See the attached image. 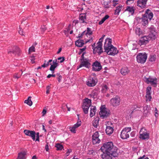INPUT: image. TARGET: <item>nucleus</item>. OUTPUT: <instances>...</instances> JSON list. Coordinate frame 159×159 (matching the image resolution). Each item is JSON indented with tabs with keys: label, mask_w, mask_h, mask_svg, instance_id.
Segmentation results:
<instances>
[{
	"label": "nucleus",
	"mask_w": 159,
	"mask_h": 159,
	"mask_svg": "<svg viewBox=\"0 0 159 159\" xmlns=\"http://www.w3.org/2000/svg\"><path fill=\"white\" fill-rule=\"evenodd\" d=\"M45 149L46 151H47V152L48 151L49 148V146H48V143H47V144L45 145Z\"/></svg>",
	"instance_id": "62"
},
{
	"label": "nucleus",
	"mask_w": 159,
	"mask_h": 159,
	"mask_svg": "<svg viewBox=\"0 0 159 159\" xmlns=\"http://www.w3.org/2000/svg\"><path fill=\"white\" fill-rule=\"evenodd\" d=\"M118 0H113L112 1V3L113 4V6L114 7H115L116 5L118 4Z\"/></svg>",
	"instance_id": "53"
},
{
	"label": "nucleus",
	"mask_w": 159,
	"mask_h": 159,
	"mask_svg": "<svg viewBox=\"0 0 159 159\" xmlns=\"http://www.w3.org/2000/svg\"><path fill=\"white\" fill-rule=\"evenodd\" d=\"M97 82V80L91 77H89L86 82L87 85L89 87H93L95 86Z\"/></svg>",
	"instance_id": "13"
},
{
	"label": "nucleus",
	"mask_w": 159,
	"mask_h": 159,
	"mask_svg": "<svg viewBox=\"0 0 159 159\" xmlns=\"http://www.w3.org/2000/svg\"><path fill=\"white\" fill-rule=\"evenodd\" d=\"M80 63L79 66H77V69L82 67H84L89 69L91 67V63L89 62V59H85L84 60L80 61Z\"/></svg>",
	"instance_id": "7"
},
{
	"label": "nucleus",
	"mask_w": 159,
	"mask_h": 159,
	"mask_svg": "<svg viewBox=\"0 0 159 159\" xmlns=\"http://www.w3.org/2000/svg\"><path fill=\"white\" fill-rule=\"evenodd\" d=\"M96 111V108L95 106H92L91 107L90 114V117H92L94 115Z\"/></svg>",
	"instance_id": "23"
},
{
	"label": "nucleus",
	"mask_w": 159,
	"mask_h": 159,
	"mask_svg": "<svg viewBox=\"0 0 159 159\" xmlns=\"http://www.w3.org/2000/svg\"><path fill=\"white\" fill-rule=\"evenodd\" d=\"M29 52H35V48L33 46L30 47L29 49Z\"/></svg>",
	"instance_id": "47"
},
{
	"label": "nucleus",
	"mask_w": 159,
	"mask_h": 159,
	"mask_svg": "<svg viewBox=\"0 0 159 159\" xmlns=\"http://www.w3.org/2000/svg\"><path fill=\"white\" fill-rule=\"evenodd\" d=\"M139 138L143 140L148 139L149 138V133L147 132L146 129L144 128H141L139 132Z\"/></svg>",
	"instance_id": "6"
},
{
	"label": "nucleus",
	"mask_w": 159,
	"mask_h": 159,
	"mask_svg": "<svg viewBox=\"0 0 159 159\" xmlns=\"http://www.w3.org/2000/svg\"><path fill=\"white\" fill-rule=\"evenodd\" d=\"M103 5L105 8L108 9L110 7V5H109L108 2H103Z\"/></svg>",
	"instance_id": "41"
},
{
	"label": "nucleus",
	"mask_w": 159,
	"mask_h": 159,
	"mask_svg": "<svg viewBox=\"0 0 159 159\" xmlns=\"http://www.w3.org/2000/svg\"><path fill=\"white\" fill-rule=\"evenodd\" d=\"M51 65L50 67L49 70H55V68L58 66L52 64L51 63L50 64Z\"/></svg>",
	"instance_id": "48"
},
{
	"label": "nucleus",
	"mask_w": 159,
	"mask_h": 159,
	"mask_svg": "<svg viewBox=\"0 0 159 159\" xmlns=\"http://www.w3.org/2000/svg\"><path fill=\"white\" fill-rule=\"evenodd\" d=\"M105 108H100V111L99 113V114L100 117L102 119H106L109 117L110 116L109 112H107Z\"/></svg>",
	"instance_id": "8"
},
{
	"label": "nucleus",
	"mask_w": 159,
	"mask_h": 159,
	"mask_svg": "<svg viewBox=\"0 0 159 159\" xmlns=\"http://www.w3.org/2000/svg\"><path fill=\"white\" fill-rule=\"evenodd\" d=\"M95 48L93 49V53L94 54L98 53V55H100L103 52L102 48V45L97 44Z\"/></svg>",
	"instance_id": "14"
},
{
	"label": "nucleus",
	"mask_w": 159,
	"mask_h": 159,
	"mask_svg": "<svg viewBox=\"0 0 159 159\" xmlns=\"http://www.w3.org/2000/svg\"><path fill=\"white\" fill-rule=\"evenodd\" d=\"M55 147L57 148V150H61L63 148V145L59 143L56 144Z\"/></svg>",
	"instance_id": "37"
},
{
	"label": "nucleus",
	"mask_w": 159,
	"mask_h": 159,
	"mask_svg": "<svg viewBox=\"0 0 159 159\" xmlns=\"http://www.w3.org/2000/svg\"><path fill=\"white\" fill-rule=\"evenodd\" d=\"M122 6L121 5H120L116 7V9L115 11L114 14L115 15H119V13L121 11L122 8Z\"/></svg>",
	"instance_id": "27"
},
{
	"label": "nucleus",
	"mask_w": 159,
	"mask_h": 159,
	"mask_svg": "<svg viewBox=\"0 0 159 159\" xmlns=\"http://www.w3.org/2000/svg\"><path fill=\"white\" fill-rule=\"evenodd\" d=\"M81 124V121L80 120H78V122L74 125V126L75 128H77L80 126Z\"/></svg>",
	"instance_id": "42"
},
{
	"label": "nucleus",
	"mask_w": 159,
	"mask_h": 159,
	"mask_svg": "<svg viewBox=\"0 0 159 159\" xmlns=\"http://www.w3.org/2000/svg\"><path fill=\"white\" fill-rule=\"evenodd\" d=\"M149 33H152L157 34V32L156 30V28L153 25H151V27L149 28Z\"/></svg>",
	"instance_id": "32"
},
{
	"label": "nucleus",
	"mask_w": 159,
	"mask_h": 159,
	"mask_svg": "<svg viewBox=\"0 0 159 159\" xmlns=\"http://www.w3.org/2000/svg\"><path fill=\"white\" fill-rule=\"evenodd\" d=\"M93 34V31L91 30V28L88 27L87 28L86 32H85V35L87 36L88 35H90Z\"/></svg>",
	"instance_id": "35"
},
{
	"label": "nucleus",
	"mask_w": 159,
	"mask_h": 159,
	"mask_svg": "<svg viewBox=\"0 0 159 159\" xmlns=\"http://www.w3.org/2000/svg\"><path fill=\"white\" fill-rule=\"evenodd\" d=\"M57 59H56L52 61V65L59 66V64L57 63Z\"/></svg>",
	"instance_id": "60"
},
{
	"label": "nucleus",
	"mask_w": 159,
	"mask_h": 159,
	"mask_svg": "<svg viewBox=\"0 0 159 159\" xmlns=\"http://www.w3.org/2000/svg\"><path fill=\"white\" fill-rule=\"evenodd\" d=\"M20 49L16 46H14L12 49H10L8 50V54L11 56L12 55V54L14 55L20 56Z\"/></svg>",
	"instance_id": "5"
},
{
	"label": "nucleus",
	"mask_w": 159,
	"mask_h": 159,
	"mask_svg": "<svg viewBox=\"0 0 159 159\" xmlns=\"http://www.w3.org/2000/svg\"><path fill=\"white\" fill-rule=\"evenodd\" d=\"M61 59H62V60H61L60 62V63L63 62L65 61V58L64 57H59L57 58L58 60H61Z\"/></svg>",
	"instance_id": "56"
},
{
	"label": "nucleus",
	"mask_w": 159,
	"mask_h": 159,
	"mask_svg": "<svg viewBox=\"0 0 159 159\" xmlns=\"http://www.w3.org/2000/svg\"><path fill=\"white\" fill-rule=\"evenodd\" d=\"M145 97L146 99V101H147L148 100L149 101H151V99L152 98L151 95H146Z\"/></svg>",
	"instance_id": "51"
},
{
	"label": "nucleus",
	"mask_w": 159,
	"mask_h": 159,
	"mask_svg": "<svg viewBox=\"0 0 159 159\" xmlns=\"http://www.w3.org/2000/svg\"><path fill=\"white\" fill-rule=\"evenodd\" d=\"M26 152H21L18 153V157L16 159H25Z\"/></svg>",
	"instance_id": "26"
},
{
	"label": "nucleus",
	"mask_w": 159,
	"mask_h": 159,
	"mask_svg": "<svg viewBox=\"0 0 159 159\" xmlns=\"http://www.w3.org/2000/svg\"><path fill=\"white\" fill-rule=\"evenodd\" d=\"M113 128L110 126H107L105 130L106 133L107 135H110L114 131Z\"/></svg>",
	"instance_id": "21"
},
{
	"label": "nucleus",
	"mask_w": 159,
	"mask_h": 159,
	"mask_svg": "<svg viewBox=\"0 0 159 159\" xmlns=\"http://www.w3.org/2000/svg\"><path fill=\"white\" fill-rule=\"evenodd\" d=\"M99 135L98 131H96L92 135V141L93 144H98L100 142V140L99 139Z\"/></svg>",
	"instance_id": "10"
},
{
	"label": "nucleus",
	"mask_w": 159,
	"mask_h": 159,
	"mask_svg": "<svg viewBox=\"0 0 159 159\" xmlns=\"http://www.w3.org/2000/svg\"><path fill=\"white\" fill-rule=\"evenodd\" d=\"M145 81L146 82L147 84H149L150 83V81H152L154 80V78H146L145 77Z\"/></svg>",
	"instance_id": "39"
},
{
	"label": "nucleus",
	"mask_w": 159,
	"mask_h": 159,
	"mask_svg": "<svg viewBox=\"0 0 159 159\" xmlns=\"http://www.w3.org/2000/svg\"><path fill=\"white\" fill-rule=\"evenodd\" d=\"M149 39L146 36H144L140 38L139 41V44L140 45H145L148 43L149 41Z\"/></svg>",
	"instance_id": "15"
},
{
	"label": "nucleus",
	"mask_w": 159,
	"mask_h": 159,
	"mask_svg": "<svg viewBox=\"0 0 159 159\" xmlns=\"http://www.w3.org/2000/svg\"><path fill=\"white\" fill-rule=\"evenodd\" d=\"M24 132L26 135L31 137L34 141L35 140L36 133L34 131L25 129Z\"/></svg>",
	"instance_id": "12"
},
{
	"label": "nucleus",
	"mask_w": 159,
	"mask_h": 159,
	"mask_svg": "<svg viewBox=\"0 0 159 159\" xmlns=\"http://www.w3.org/2000/svg\"><path fill=\"white\" fill-rule=\"evenodd\" d=\"M129 72L130 70L129 69L128 67L126 66L122 67L120 71L121 74L123 76L127 75Z\"/></svg>",
	"instance_id": "18"
},
{
	"label": "nucleus",
	"mask_w": 159,
	"mask_h": 159,
	"mask_svg": "<svg viewBox=\"0 0 159 159\" xmlns=\"http://www.w3.org/2000/svg\"><path fill=\"white\" fill-rule=\"evenodd\" d=\"M112 40L107 38L106 39L104 46V52L107 53L108 55L115 56L118 52L117 48L111 44Z\"/></svg>",
	"instance_id": "2"
},
{
	"label": "nucleus",
	"mask_w": 159,
	"mask_h": 159,
	"mask_svg": "<svg viewBox=\"0 0 159 159\" xmlns=\"http://www.w3.org/2000/svg\"><path fill=\"white\" fill-rule=\"evenodd\" d=\"M86 48V46L84 47V48H82L80 49V51L79 53V54H80L82 53L84 51H85V49Z\"/></svg>",
	"instance_id": "55"
},
{
	"label": "nucleus",
	"mask_w": 159,
	"mask_h": 159,
	"mask_svg": "<svg viewBox=\"0 0 159 159\" xmlns=\"http://www.w3.org/2000/svg\"><path fill=\"white\" fill-rule=\"evenodd\" d=\"M136 134V131H133L130 134V136L132 137H134Z\"/></svg>",
	"instance_id": "61"
},
{
	"label": "nucleus",
	"mask_w": 159,
	"mask_h": 159,
	"mask_svg": "<svg viewBox=\"0 0 159 159\" xmlns=\"http://www.w3.org/2000/svg\"><path fill=\"white\" fill-rule=\"evenodd\" d=\"M157 80L156 78H154V80L150 81V84L154 87H156L157 86Z\"/></svg>",
	"instance_id": "36"
},
{
	"label": "nucleus",
	"mask_w": 159,
	"mask_h": 159,
	"mask_svg": "<svg viewBox=\"0 0 159 159\" xmlns=\"http://www.w3.org/2000/svg\"><path fill=\"white\" fill-rule=\"evenodd\" d=\"M148 0H138L137 2V6L143 8L146 7Z\"/></svg>",
	"instance_id": "16"
},
{
	"label": "nucleus",
	"mask_w": 159,
	"mask_h": 159,
	"mask_svg": "<svg viewBox=\"0 0 159 159\" xmlns=\"http://www.w3.org/2000/svg\"><path fill=\"white\" fill-rule=\"evenodd\" d=\"M135 33L136 34L139 36L142 34V32L140 28H137L135 30Z\"/></svg>",
	"instance_id": "40"
},
{
	"label": "nucleus",
	"mask_w": 159,
	"mask_h": 159,
	"mask_svg": "<svg viewBox=\"0 0 159 159\" xmlns=\"http://www.w3.org/2000/svg\"><path fill=\"white\" fill-rule=\"evenodd\" d=\"M31 97L30 96L25 101V103H26L30 106H31L32 104V102L31 101Z\"/></svg>",
	"instance_id": "31"
},
{
	"label": "nucleus",
	"mask_w": 159,
	"mask_h": 159,
	"mask_svg": "<svg viewBox=\"0 0 159 159\" xmlns=\"http://www.w3.org/2000/svg\"><path fill=\"white\" fill-rule=\"evenodd\" d=\"M100 150L102 151L111 153V156L114 157H117L120 153L119 150L117 147L113 145L112 142H108L104 144Z\"/></svg>",
	"instance_id": "1"
},
{
	"label": "nucleus",
	"mask_w": 159,
	"mask_h": 159,
	"mask_svg": "<svg viewBox=\"0 0 159 159\" xmlns=\"http://www.w3.org/2000/svg\"><path fill=\"white\" fill-rule=\"evenodd\" d=\"M147 58V55L145 52L139 53L136 56L137 61L139 63L144 64L146 61Z\"/></svg>",
	"instance_id": "4"
},
{
	"label": "nucleus",
	"mask_w": 159,
	"mask_h": 159,
	"mask_svg": "<svg viewBox=\"0 0 159 159\" xmlns=\"http://www.w3.org/2000/svg\"><path fill=\"white\" fill-rule=\"evenodd\" d=\"M79 22V20H74L73 21V23L75 24V25L76 24L78 23Z\"/></svg>",
	"instance_id": "63"
},
{
	"label": "nucleus",
	"mask_w": 159,
	"mask_h": 159,
	"mask_svg": "<svg viewBox=\"0 0 159 159\" xmlns=\"http://www.w3.org/2000/svg\"><path fill=\"white\" fill-rule=\"evenodd\" d=\"M103 154L101 156L102 159H112V156H111V153H108L107 152L102 151Z\"/></svg>",
	"instance_id": "17"
},
{
	"label": "nucleus",
	"mask_w": 159,
	"mask_h": 159,
	"mask_svg": "<svg viewBox=\"0 0 159 159\" xmlns=\"http://www.w3.org/2000/svg\"><path fill=\"white\" fill-rule=\"evenodd\" d=\"M108 89V87L106 85H104L102 90V93H105Z\"/></svg>",
	"instance_id": "46"
},
{
	"label": "nucleus",
	"mask_w": 159,
	"mask_h": 159,
	"mask_svg": "<svg viewBox=\"0 0 159 159\" xmlns=\"http://www.w3.org/2000/svg\"><path fill=\"white\" fill-rule=\"evenodd\" d=\"M76 129V128H75V126H72V127H70V131L71 132L74 133H76V130H75Z\"/></svg>",
	"instance_id": "45"
},
{
	"label": "nucleus",
	"mask_w": 159,
	"mask_h": 159,
	"mask_svg": "<svg viewBox=\"0 0 159 159\" xmlns=\"http://www.w3.org/2000/svg\"><path fill=\"white\" fill-rule=\"evenodd\" d=\"M142 16V17L141 18L138 17L137 20L141 21L142 22V25L144 26H145L148 24V19L149 21H151L153 17V15L152 11L148 9L145 11V14H143Z\"/></svg>",
	"instance_id": "3"
},
{
	"label": "nucleus",
	"mask_w": 159,
	"mask_h": 159,
	"mask_svg": "<svg viewBox=\"0 0 159 159\" xmlns=\"http://www.w3.org/2000/svg\"><path fill=\"white\" fill-rule=\"evenodd\" d=\"M156 59V55H151L149 57V61L151 62L154 61Z\"/></svg>",
	"instance_id": "38"
},
{
	"label": "nucleus",
	"mask_w": 159,
	"mask_h": 159,
	"mask_svg": "<svg viewBox=\"0 0 159 159\" xmlns=\"http://www.w3.org/2000/svg\"><path fill=\"white\" fill-rule=\"evenodd\" d=\"M143 110L150 111L151 107L149 105H145V106L143 107Z\"/></svg>",
	"instance_id": "44"
},
{
	"label": "nucleus",
	"mask_w": 159,
	"mask_h": 159,
	"mask_svg": "<svg viewBox=\"0 0 159 159\" xmlns=\"http://www.w3.org/2000/svg\"><path fill=\"white\" fill-rule=\"evenodd\" d=\"M92 70L94 71H99L102 69V66L100 62L97 61L94 62L92 65Z\"/></svg>",
	"instance_id": "11"
},
{
	"label": "nucleus",
	"mask_w": 159,
	"mask_h": 159,
	"mask_svg": "<svg viewBox=\"0 0 159 159\" xmlns=\"http://www.w3.org/2000/svg\"><path fill=\"white\" fill-rule=\"evenodd\" d=\"M122 130H124L125 132H127V133H130V132L131 130V128L130 127H125Z\"/></svg>",
	"instance_id": "43"
},
{
	"label": "nucleus",
	"mask_w": 159,
	"mask_h": 159,
	"mask_svg": "<svg viewBox=\"0 0 159 159\" xmlns=\"http://www.w3.org/2000/svg\"><path fill=\"white\" fill-rule=\"evenodd\" d=\"M90 107L89 105V106L86 105V106H85V105H82V108L85 114H87L88 113V110Z\"/></svg>",
	"instance_id": "30"
},
{
	"label": "nucleus",
	"mask_w": 159,
	"mask_h": 159,
	"mask_svg": "<svg viewBox=\"0 0 159 159\" xmlns=\"http://www.w3.org/2000/svg\"><path fill=\"white\" fill-rule=\"evenodd\" d=\"M109 17V16L107 15H105L102 19V20L104 22Z\"/></svg>",
	"instance_id": "57"
},
{
	"label": "nucleus",
	"mask_w": 159,
	"mask_h": 159,
	"mask_svg": "<svg viewBox=\"0 0 159 159\" xmlns=\"http://www.w3.org/2000/svg\"><path fill=\"white\" fill-rule=\"evenodd\" d=\"M36 135V138L35 140V141H39V132H37L36 133L35 135Z\"/></svg>",
	"instance_id": "54"
},
{
	"label": "nucleus",
	"mask_w": 159,
	"mask_h": 159,
	"mask_svg": "<svg viewBox=\"0 0 159 159\" xmlns=\"http://www.w3.org/2000/svg\"><path fill=\"white\" fill-rule=\"evenodd\" d=\"M84 44V40L81 39H79L75 42V45L79 47H82Z\"/></svg>",
	"instance_id": "22"
},
{
	"label": "nucleus",
	"mask_w": 159,
	"mask_h": 159,
	"mask_svg": "<svg viewBox=\"0 0 159 159\" xmlns=\"http://www.w3.org/2000/svg\"><path fill=\"white\" fill-rule=\"evenodd\" d=\"M120 99L118 96H116L114 98H111L110 100V104L113 107H116L120 104Z\"/></svg>",
	"instance_id": "9"
},
{
	"label": "nucleus",
	"mask_w": 159,
	"mask_h": 159,
	"mask_svg": "<svg viewBox=\"0 0 159 159\" xmlns=\"http://www.w3.org/2000/svg\"><path fill=\"white\" fill-rule=\"evenodd\" d=\"M83 105L89 106V105L90 106L91 104V100L87 98H85L83 102Z\"/></svg>",
	"instance_id": "24"
},
{
	"label": "nucleus",
	"mask_w": 159,
	"mask_h": 159,
	"mask_svg": "<svg viewBox=\"0 0 159 159\" xmlns=\"http://www.w3.org/2000/svg\"><path fill=\"white\" fill-rule=\"evenodd\" d=\"M99 118L96 117L94 119L93 121V125L95 128H97L98 125Z\"/></svg>",
	"instance_id": "28"
},
{
	"label": "nucleus",
	"mask_w": 159,
	"mask_h": 159,
	"mask_svg": "<svg viewBox=\"0 0 159 159\" xmlns=\"http://www.w3.org/2000/svg\"><path fill=\"white\" fill-rule=\"evenodd\" d=\"M135 11V9L134 7L130 6H127L125 11H128L131 15H133Z\"/></svg>",
	"instance_id": "20"
},
{
	"label": "nucleus",
	"mask_w": 159,
	"mask_h": 159,
	"mask_svg": "<svg viewBox=\"0 0 159 159\" xmlns=\"http://www.w3.org/2000/svg\"><path fill=\"white\" fill-rule=\"evenodd\" d=\"M50 88V87L49 85H48L46 87V93L48 94L49 93V89Z\"/></svg>",
	"instance_id": "59"
},
{
	"label": "nucleus",
	"mask_w": 159,
	"mask_h": 159,
	"mask_svg": "<svg viewBox=\"0 0 159 159\" xmlns=\"http://www.w3.org/2000/svg\"><path fill=\"white\" fill-rule=\"evenodd\" d=\"M85 32H86V30L83 31L81 34H79L77 38H79V39L82 38L84 34H85Z\"/></svg>",
	"instance_id": "52"
},
{
	"label": "nucleus",
	"mask_w": 159,
	"mask_h": 159,
	"mask_svg": "<svg viewBox=\"0 0 159 159\" xmlns=\"http://www.w3.org/2000/svg\"><path fill=\"white\" fill-rule=\"evenodd\" d=\"M98 94V91L96 90H93L92 92L91 96L93 98H95L97 97Z\"/></svg>",
	"instance_id": "33"
},
{
	"label": "nucleus",
	"mask_w": 159,
	"mask_h": 159,
	"mask_svg": "<svg viewBox=\"0 0 159 159\" xmlns=\"http://www.w3.org/2000/svg\"><path fill=\"white\" fill-rule=\"evenodd\" d=\"M67 151L66 152L67 156H68L69 154V153L71 152V149H68Z\"/></svg>",
	"instance_id": "64"
},
{
	"label": "nucleus",
	"mask_w": 159,
	"mask_h": 159,
	"mask_svg": "<svg viewBox=\"0 0 159 159\" xmlns=\"http://www.w3.org/2000/svg\"><path fill=\"white\" fill-rule=\"evenodd\" d=\"M86 13H83L80 14L81 15H85L84 16H80L79 17V19L81 22H80V23H87L84 20L86 19Z\"/></svg>",
	"instance_id": "25"
},
{
	"label": "nucleus",
	"mask_w": 159,
	"mask_h": 159,
	"mask_svg": "<svg viewBox=\"0 0 159 159\" xmlns=\"http://www.w3.org/2000/svg\"><path fill=\"white\" fill-rule=\"evenodd\" d=\"M150 111L143 110V114L145 116H148L150 114Z\"/></svg>",
	"instance_id": "50"
},
{
	"label": "nucleus",
	"mask_w": 159,
	"mask_h": 159,
	"mask_svg": "<svg viewBox=\"0 0 159 159\" xmlns=\"http://www.w3.org/2000/svg\"><path fill=\"white\" fill-rule=\"evenodd\" d=\"M130 133L122 130L121 132L120 136V138L123 139H126L129 137Z\"/></svg>",
	"instance_id": "19"
},
{
	"label": "nucleus",
	"mask_w": 159,
	"mask_h": 159,
	"mask_svg": "<svg viewBox=\"0 0 159 159\" xmlns=\"http://www.w3.org/2000/svg\"><path fill=\"white\" fill-rule=\"evenodd\" d=\"M85 52H83L82 55L81 56L80 61H82L83 60H84L85 59H87V58H84V55L85 54Z\"/></svg>",
	"instance_id": "49"
},
{
	"label": "nucleus",
	"mask_w": 159,
	"mask_h": 159,
	"mask_svg": "<svg viewBox=\"0 0 159 159\" xmlns=\"http://www.w3.org/2000/svg\"><path fill=\"white\" fill-rule=\"evenodd\" d=\"M146 95H151L152 87L151 86H148L146 89Z\"/></svg>",
	"instance_id": "34"
},
{
	"label": "nucleus",
	"mask_w": 159,
	"mask_h": 159,
	"mask_svg": "<svg viewBox=\"0 0 159 159\" xmlns=\"http://www.w3.org/2000/svg\"><path fill=\"white\" fill-rule=\"evenodd\" d=\"M156 34L149 33V35L147 36L148 38L149 39V40L152 39V40H155L156 38Z\"/></svg>",
	"instance_id": "29"
},
{
	"label": "nucleus",
	"mask_w": 159,
	"mask_h": 159,
	"mask_svg": "<svg viewBox=\"0 0 159 159\" xmlns=\"http://www.w3.org/2000/svg\"><path fill=\"white\" fill-rule=\"evenodd\" d=\"M103 38H100L98 42L97 43V44L102 45V42L103 41Z\"/></svg>",
	"instance_id": "58"
}]
</instances>
